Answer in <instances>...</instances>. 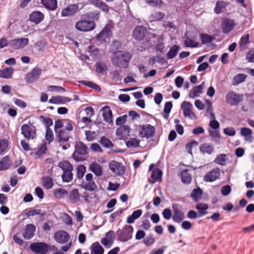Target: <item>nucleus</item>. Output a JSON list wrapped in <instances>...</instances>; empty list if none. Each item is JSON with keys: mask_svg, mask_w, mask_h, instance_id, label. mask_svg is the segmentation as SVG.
<instances>
[{"mask_svg": "<svg viewBox=\"0 0 254 254\" xmlns=\"http://www.w3.org/2000/svg\"><path fill=\"white\" fill-rule=\"evenodd\" d=\"M39 120L45 126L46 129L50 128L53 124V120L49 117H46L41 115L39 117Z\"/></svg>", "mask_w": 254, "mask_h": 254, "instance_id": "nucleus-45", "label": "nucleus"}, {"mask_svg": "<svg viewBox=\"0 0 254 254\" xmlns=\"http://www.w3.org/2000/svg\"><path fill=\"white\" fill-rule=\"evenodd\" d=\"M82 188L85 190L93 191L97 188V186L95 183L93 181L88 182L87 183H83L82 185Z\"/></svg>", "mask_w": 254, "mask_h": 254, "instance_id": "nucleus-48", "label": "nucleus"}, {"mask_svg": "<svg viewBox=\"0 0 254 254\" xmlns=\"http://www.w3.org/2000/svg\"><path fill=\"white\" fill-rule=\"evenodd\" d=\"M202 191L200 188L194 189L190 196L195 202H197L201 197Z\"/></svg>", "mask_w": 254, "mask_h": 254, "instance_id": "nucleus-41", "label": "nucleus"}, {"mask_svg": "<svg viewBox=\"0 0 254 254\" xmlns=\"http://www.w3.org/2000/svg\"><path fill=\"white\" fill-rule=\"evenodd\" d=\"M103 117L105 121L108 123L113 122V116L110 107L108 106H104L102 108Z\"/></svg>", "mask_w": 254, "mask_h": 254, "instance_id": "nucleus-21", "label": "nucleus"}, {"mask_svg": "<svg viewBox=\"0 0 254 254\" xmlns=\"http://www.w3.org/2000/svg\"><path fill=\"white\" fill-rule=\"evenodd\" d=\"M91 254H104V250L98 242L93 243L90 247Z\"/></svg>", "mask_w": 254, "mask_h": 254, "instance_id": "nucleus-29", "label": "nucleus"}, {"mask_svg": "<svg viewBox=\"0 0 254 254\" xmlns=\"http://www.w3.org/2000/svg\"><path fill=\"white\" fill-rule=\"evenodd\" d=\"M140 140L135 138H131L129 140L126 141V145L128 147L135 148L139 145Z\"/></svg>", "mask_w": 254, "mask_h": 254, "instance_id": "nucleus-51", "label": "nucleus"}, {"mask_svg": "<svg viewBox=\"0 0 254 254\" xmlns=\"http://www.w3.org/2000/svg\"><path fill=\"white\" fill-rule=\"evenodd\" d=\"M235 26V23L234 20L227 18H223V34H227L230 32Z\"/></svg>", "mask_w": 254, "mask_h": 254, "instance_id": "nucleus-16", "label": "nucleus"}, {"mask_svg": "<svg viewBox=\"0 0 254 254\" xmlns=\"http://www.w3.org/2000/svg\"><path fill=\"white\" fill-rule=\"evenodd\" d=\"M42 70L40 68L35 67L25 75V80L27 83H33L39 79Z\"/></svg>", "mask_w": 254, "mask_h": 254, "instance_id": "nucleus-7", "label": "nucleus"}, {"mask_svg": "<svg viewBox=\"0 0 254 254\" xmlns=\"http://www.w3.org/2000/svg\"><path fill=\"white\" fill-rule=\"evenodd\" d=\"M80 198V195L77 189H75L72 190L69 195V201L72 203L77 202Z\"/></svg>", "mask_w": 254, "mask_h": 254, "instance_id": "nucleus-37", "label": "nucleus"}, {"mask_svg": "<svg viewBox=\"0 0 254 254\" xmlns=\"http://www.w3.org/2000/svg\"><path fill=\"white\" fill-rule=\"evenodd\" d=\"M95 67L98 73H102L107 70L106 64L103 62H97L95 64Z\"/></svg>", "mask_w": 254, "mask_h": 254, "instance_id": "nucleus-43", "label": "nucleus"}, {"mask_svg": "<svg viewBox=\"0 0 254 254\" xmlns=\"http://www.w3.org/2000/svg\"><path fill=\"white\" fill-rule=\"evenodd\" d=\"M100 143L103 147L110 148L113 146V144L110 140L105 136H102L100 138Z\"/></svg>", "mask_w": 254, "mask_h": 254, "instance_id": "nucleus-49", "label": "nucleus"}, {"mask_svg": "<svg viewBox=\"0 0 254 254\" xmlns=\"http://www.w3.org/2000/svg\"><path fill=\"white\" fill-rule=\"evenodd\" d=\"M10 157L6 156L2 158L0 161V170L7 169L11 165Z\"/></svg>", "mask_w": 254, "mask_h": 254, "instance_id": "nucleus-35", "label": "nucleus"}, {"mask_svg": "<svg viewBox=\"0 0 254 254\" xmlns=\"http://www.w3.org/2000/svg\"><path fill=\"white\" fill-rule=\"evenodd\" d=\"M252 130L249 128L246 127H242L241 129V134L245 137H251Z\"/></svg>", "mask_w": 254, "mask_h": 254, "instance_id": "nucleus-57", "label": "nucleus"}, {"mask_svg": "<svg viewBox=\"0 0 254 254\" xmlns=\"http://www.w3.org/2000/svg\"><path fill=\"white\" fill-rule=\"evenodd\" d=\"M162 172L160 169L158 168L154 169L151 174V178L153 180L152 183L156 181H161L162 179Z\"/></svg>", "mask_w": 254, "mask_h": 254, "instance_id": "nucleus-38", "label": "nucleus"}, {"mask_svg": "<svg viewBox=\"0 0 254 254\" xmlns=\"http://www.w3.org/2000/svg\"><path fill=\"white\" fill-rule=\"evenodd\" d=\"M208 132L213 141L217 144L220 143L221 134L219 129H208Z\"/></svg>", "mask_w": 254, "mask_h": 254, "instance_id": "nucleus-33", "label": "nucleus"}, {"mask_svg": "<svg viewBox=\"0 0 254 254\" xmlns=\"http://www.w3.org/2000/svg\"><path fill=\"white\" fill-rule=\"evenodd\" d=\"M185 39V45L187 47L196 48L198 47L199 43L190 39L189 37L186 36Z\"/></svg>", "mask_w": 254, "mask_h": 254, "instance_id": "nucleus-46", "label": "nucleus"}, {"mask_svg": "<svg viewBox=\"0 0 254 254\" xmlns=\"http://www.w3.org/2000/svg\"><path fill=\"white\" fill-rule=\"evenodd\" d=\"M92 3L97 7L100 8L103 11L107 13L109 11V6L101 0H93Z\"/></svg>", "mask_w": 254, "mask_h": 254, "instance_id": "nucleus-36", "label": "nucleus"}, {"mask_svg": "<svg viewBox=\"0 0 254 254\" xmlns=\"http://www.w3.org/2000/svg\"><path fill=\"white\" fill-rule=\"evenodd\" d=\"M199 149L203 154L207 153L210 154L214 151L213 146L208 143L201 144L199 147Z\"/></svg>", "mask_w": 254, "mask_h": 254, "instance_id": "nucleus-40", "label": "nucleus"}, {"mask_svg": "<svg viewBox=\"0 0 254 254\" xmlns=\"http://www.w3.org/2000/svg\"><path fill=\"white\" fill-rule=\"evenodd\" d=\"M155 132L154 127L150 125H146L142 127L140 131V136L142 137L148 138L154 135Z\"/></svg>", "mask_w": 254, "mask_h": 254, "instance_id": "nucleus-12", "label": "nucleus"}, {"mask_svg": "<svg viewBox=\"0 0 254 254\" xmlns=\"http://www.w3.org/2000/svg\"><path fill=\"white\" fill-rule=\"evenodd\" d=\"M96 26V24L93 21L81 19L76 22L75 28L81 32H88L93 30Z\"/></svg>", "mask_w": 254, "mask_h": 254, "instance_id": "nucleus-3", "label": "nucleus"}, {"mask_svg": "<svg viewBox=\"0 0 254 254\" xmlns=\"http://www.w3.org/2000/svg\"><path fill=\"white\" fill-rule=\"evenodd\" d=\"M54 239L59 244H64L67 242L70 236L68 234L64 231H59L54 234Z\"/></svg>", "mask_w": 254, "mask_h": 254, "instance_id": "nucleus-13", "label": "nucleus"}, {"mask_svg": "<svg viewBox=\"0 0 254 254\" xmlns=\"http://www.w3.org/2000/svg\"><path fill=\"white\" fill-rule=\"evenodd\" d=\"M58 166L63 170V172L69 170H73V166L67 161L60 162L58 164Z\"/></svg>", "mask_w": 254, "mask_h": 254, "instance_id": "nucleus-42", "label": "nucleus"}, {"mask_svg": "<svg viewBox=\"0 0 254 254\" xmlns=\"http://www.w3.org/2000/svg\"><path fill=\"white\" fill-rule=\"evenodd\" d=\"M133 232V227L130 225H127L124 228L122 238L124 241H127L131 238V234Z\"/></svg>", "mask_w": 254, "mask_h": 254, "instance_id": "nucleus-30", "label": "nucleus"}, {"mask_svg": "<svg viewBox=\"0 0 254 254\" xmlns=\"http://www.w3.org/2000/svg\"><path fill=\"white\" fill-rule=\"evenodd\" d=\"M8 147V141L6 140H0V154L3 152Z\"/></svg>", "mask_w": 254, "mask_h": 254, "instance_id": "nucleus-63", "label": "nucleus"}, {"mask_svg": "<svg viewBox=\"0 0 254 254\" xmlns=\"http://www.w3.org/2000/svg\"><path fill=\"white\" fill-rule=\"evenodd\" d=\"M220 171L218 168H215L207 172L204 176V181L205 182H213L219 178Z\"/></svg>", "mask_w": 254, "mask_h": 254, "instance_id": "nucleus-15", "label": "nucleus"}, {"mask_svg": "<svg viewBox=\"0 0 254 254\" xmlns=\"http://www.w3.org/2000/svg\"><path fill=\"white\" fill-rule=\"evenodd\" d=\"M190 171L188 169L183 170L181 173L182 181L186 184H189L192 180Z\"/></svg>", "mask_w": 254, "mask_h": 254, "instance_id": "nucleus-26", "label": "nucleus"}, {"mask_svg": "<svg viewBox=\"0 0 254 254\" xmlns=\"http://www.w3.org/2000/svg\"><path fill=\"white\" fill-rule=\"evenodd\" d=\"M204 82H203L200 85L194 87L190 91L189 94V97L194 98L202 93L204 88Z\"/></svg>", "mask_w": 254, "mask_h": 254, "instance_id": "nucleus-22", "label": "nucleus"}, {"mask_svg": "<svg viewBox=\"0 0 254 254\" xmlns=\"http://www.w3.org/2000/svg\"><path fill=\"white\" fill-rule=\"evenodd\" d=\"M173 212V220L175 222L180 223L185 218L184 212L180 209L179 204L173 203L172 205Z\"/></svg>", "mask_w": 254, "mask_h": 254, "instance_id": "nucleus-9", "label": "nucleus"}, {"mask_svg": "<svg viewBox=\"0 0 254 254\" xmlns=\"http://www.w3.org/2000/svg\"><path fill=\"white\" fill-rule=\"evenodd\" d=\"M45 137L46 140L50 143L54 139L53 130L50 128L46 129Z\"/></svg>", "mask_w": 254, "mask_h": 254, "instance_id": "nucleus-56", "label": "nucleus"}, {"mask_svg": "<svg viewBox=\"0 0 254 254\" xmlns=\"http://www.w3.org/2000/svg\"><path fill=\"white\" fill-rule=\"evenodd\" d=\"M35 231L36 227L34 225L32 224H27L25 226L23 236L25 239H30L33 237Z\"/></svg>", "mask_w": 254, "mask_h": 254, "instance_id": "nucleus-19", "label": "nucleus"}, {"mask_svg": "<svg viewBox=\"0 0 254 254\" xmlns=\"http://www.w3.org/2000/svg\"><path fill=\"white\" fill-rule=\"evenodd\" d=\"M44 14L40 11H35L29 15V20L34 23L38 24L44 19Z\"/></svg>", "mask_w": 254, "mask_h": 254, "instance_id": "nucleus-20", "label": "nucleus"}, {"mask_svg": "<svg viewBox=\"0 0 254 254\" xmlns=\"http://www.w3.org/2000/svg\"><path fill=\"white\" fill-rule=\"evenodd\" d=\"M49 102L51 104H62V96H53L49 100Z\"/></svg>", "mask_w": 254, "mask_h": 254, "instance_id": "nucleus-60", "label": "nucleus"}, {"mask_svg": "<svg viewBox=\"0 0 254 254\" xmlns=\"http://www.w3.org/2000/svg\"><path fill=\"white\" fill-rule=\"evenodd\" d=\"M143 242L146 246H149L154 243L155 239L152 236H148L144 239Z\"/></svg>", "mask_w": 254, "mask_h": 254, "instance_id": "nucleus-64", "label": "nucleus"}, {"mask_svg": "<svg viewBox=\"0 0 254 254\" xmlns=\"http://www.w3.org/2000/svg\"><path fill=\"white\" fill-rule=\"evenodd\" d=\"M14 70V68L12 67L0 69V77L6 79L11 78L12 77Z\"/></svg>", "mask_w": 254, "mask_h": 254, "instance_id": "nucleus-23", "label": "nucleus"}, {"mask_svg": "<svg viewBox=\"0 0 254 254\" xmlns=\"http://www.w3.org/2000/svg\"><path fill=\"white\" fill-rule=\"evenodd\" d=\"M68 192L64 189H57L54 190V196L57 198H61L65 194H67Z\"/></svg>", "mask_w": 254, "mask_h": 254, "instance_id": "nucleus-50", "label": "nucleus"}, {"mask_svg": "<svg viewBox=\"0 0 254 254\" xmlns=\"http://www.w3.org/2000/svg\"><path fill=\"white\" fill-rule=\"evenodd\" d=\"M181 107L185 117H188L190 119H193L195 118L194 114L192 111L193 106L190 102L184 101L182 103Z\"/></svg>", "mask_w": 254, "mask_h": 254, "instance_id": "nucleus-8", "label": "nucleus"}, {"mask_svg": "<svg viewBox=\"0 0 254 254\" xmlns=\"http://www.w3.org/2000/svg\"><path fill=\"white\" fill-rule=\"evenodd\" d=\"M195 208L199 211V216L201 217L207 214L205 210L208 209V206L206 203H198L195 205Z\"/></svg>", "mask_w": 254, "mask_h": 254, "instance_id": "nucleus-39", "label": "nucleus"}, {"mask_svg": "<svg viewBox=\"0 0 254 254\" xmlns=\"http://www.w3.org/2000/svg\"><path fill=\"white\" fill-rule=\"evenodd\" d=\"M110 169L118 175H122L125 172V167L122 163L116 161H112L109 163Z\"/></svg>", "mask_w": 254, "mask_h": 254, "instance_id": "nucleus-11", "label": "nucleus"}, {"mask_svg": "<svg viewBox=\"0 0 254 254\" xmlns=\"http://www.w3.org/2000/svg\"><path fill=\"white\" fill-rule=\"evenodd\" d=\"M131 55L128 52L118 51L112 58V64L115 66L126 67L129 62Z\"/></svg>", "mask_w": 254, "mask_h": 254, "instance_id": "nucleus-1", "label": "nucleus"}, {"mask_svg": "<svg viewBox=\"0 0 254 254\" xmlns=\"http://www.w3.org/2000/svg\"><path fill=\"white\" fill-rule=\"evenodd\" d=\"M250 36L249 34L243 35L240 39V48L242 49L246 45L249 43Z\"/></svg>", "mask_w": 254, "mask_h": 254, "instance_id": "nucleus-55", "label": "nucleus"}, {"mask_svg": "<svg viewBox=\"0 0 254 254\" xmlns=\"http://www.w3.org/2000/svg\"><path fill=\"white\" fill-rule=\"evenodd\" d=\"M146 2L149 5L153 6H160L163 4V2L162 0H146Z\"/></svg>", "mask_w": 254, "mask_h": 254, "instance_id": "nucleus-62", "label": "nucleus"}, {"mask_svg": "<svg viewBox=\"0 0 254 254\" xmlns=\"http://www.w3.org/2000/svg\"><path fill=\"white\" fill-rule=\"evenodd\" d=\"M79 82L89 87L94 89L97 91H99L100 90V87L98 85L91 81L86 80H81L79 81Z\"/></svg>", "mask_w": 254, "mask_h": 254, "instance_id": "nucleus-54", "label": "nucleus"}, {"mask_svg": "<svg viewBox=\"0 0 254 254\" xmlns=\"http://www.w3.org/2000/svg\"><path fill=\"white\" fill-rule=\"evenodd\" d=\"M127 118V115L118 117L116 121V125L120 126H123L126 122Z\"/></svg>", "mask_w": 254, "mask_h": 254, "instance_id": "nucleus-61", "label": "nucleus"}, {"mask_svg": "<svg viewBox=\"0 0 254 254\" xmlns=\"http://www.w3.org/2000/svg\"><path fill=\"white\" fill-rule=\"evenodd\" d=\"M57 133L58 134V137L60 142H66L69 138V132L65 129H60Z\"/></svg>", "mask_w": 254, "mask_h": 254, "instance_id": "nucleus-25", "label": "nucleus"}, {"mask_svg": "<svg viewBox=\"0 0 254 254\" xmlns=\"http://www.w3.org/2000/svg\"><path fill=\"white\" fill-rule=\"evenodd\" d=\"M30 248L36 254H47L50 249V247L44 242H38L32 243Z\"/></svg>", "mask_w": 254, "mask_h": 254, "instance_id": "nucleus-4", "label": "nucleus"}, {"mask_svg": "<svg viewBox=\"0 0 254 254\" xmlns=\"http://www.w3.org/2000/svg\"><path fill=\"white\" fill-rule=\"evenodd\" d=\"M180 47L177 45H174L169 51L167 54L168 59H172L176 57L177 55Z\"/></svg>", "mask_w": 254, "mask_h": 254, "instance_id": "nucleus-44", "label": "nucleus"}, {"mask_svg": "<svg viewBox=\"0 0 254 254\" xmlns=\"http://www.w3.org/2000/svg\"><path fill=\"white\" fill-rule=\"evenodd\" d=\"M111 34L110 28L106 26L97 36V39L100 41H105Z\"/></svg>", "mask_w": 254, "mask_h": 254, "instance_id": "nucleus-24", "label": "nucleus"}, {"mask_svg": "<svg viewBox=\"0 0 254 254\" xmlns=\"http://www.w3.org/2000/svg\"><path fill=\"white\" fill-rule=\"evenodd\" d=\"M21 134L27 139L36 137V129L32 125L23 124L21 127Z\"/></svg>", "mask_w": 254, "mask_h": 254, "instance_id": "nucleus-6", "label": "nucleus"}, {"mask_svg": "<svg viewBox=\"0 0 254 254\" xmlns=\"http://www.w3.org/2000/svg\"><path fill=\"white\" fill-rule=\"evenodd\" d=\"M142 210L141 209H138L133 212L131 215L127 217V223L128 224H132L134 222V220L138 218L142 214Z\"/></svg>", "mask_w": 254, "mask_h": 254, "instance_id": "nucleus-34", "label": "nucleus"}, {"mask_svg": "<svg viewBox=\"0 0 254 254\" xmlns=\"http://www.w3.org/2000/svg\"><path fill=\"white\" fill-rule=\"evenodd\" d=\"M244 99L243 94L237 93L234 91L229 92L226 96V102L231 106H237Z\"/></svg>", "mask_w": 254, "mask_h": 254, "instance_id": "nucleus-5", "label": "nucleus"}, {"mask_svg": "<svg viewBox=\"0 0 254 254\" xmlns=\"http://www.w3.org/2000/svg\"><path fill=\"white\" fill-rule=\"evenodd\" d=\"M27 38L15 39L10 40L9 46L13 49H22L28 44Z\"/></svg>", "mask_w": 254, "mask_h": 254, "instance_id": "nucleus-10", "label": "nucleus"}, {"mask_svg": "<svg viewBox=\"0 0 254 254\" xmlns=\"http://www.w3.org/2000/svg\"><path fill=\"white\" fill-rule=\"evenodd\" d=\"M147 30L143 26H136L133 31V37L137 40H142L145 37Z\"/></svg>", "mask_w": 254, "mask_h": 254, "instance_id": "nucleus-14", "label": "nucleus"}, {"mask_svg": "<svg viewBox=\"0 0 254 254\" xmlns=\"http://www.w3.org/2000/svg\"><path fill=\"white\" fill-rule=\"evenodd\" d=\"M86 171V167L83 165H78L76 168V177L78 179H81Z\"/></svg>", "mask_w": 254, "mask_h": 254, "instance_id": "nucleus-53", "label": "nucleus"}, {"mask_svg": "<svg viewBox=\"0 0 254 254\" xmlns=\"http://www.w3.org/2000/svg\"><path fill=\"white\" fill-rule=\"evenodd\" d=\"M72 170H69L65 172H64L62 175V178L64 182H69L73 179V174L72 173Z\"/></svg>", "mask_w": 254, "mask_h": 254, "instance_id": "nucleus-47", "label": "nucleus"}, {"mask_svg": "<svg viewBox=\"0 0 254 254\" xmlns=\"http://www.w3.org/2000/svg\"><path fill=\"white\" fill-rule=\"evenodd\" d=\"M223 133L227 136H234L236 131L233 127H228L223 129Z\"/></svg>", "mask_w": 254, "mask_h": 254, "instance_id": "nucleus-58", "label": "nucleus"}, {"mask_svg": "<svg viewBox=\"0 0 254 254\" xmlns=\"http://www.w3.org/2000/svg\"><path fill=\"white\" fill-rule=\"evenodd\" d=\"M41 181L44 188L47 190L52 189L54 185L52 178L49 176L43 177Z\"/></svg>", "mask_w": 254, "mask_h": 254, "instance_id": "nucleus-32", "label": "nucleus"}, {"mask_svg": "<svg viewBox=\"0 0 254 254\" xmlns=\"http://www.w3.org/2000/svg\"><path fill=\"white\" fill-rule=\"evenodd\" d=\"M247 77V75L244 73H238L233 78L232 84L234 86H237L239 84L244 82Z\"/></svg>", "mask_w": 254, "mask_h": 254, "instance_id": "nucleus-28", "label": "nucleus"}, {"mask_svg": "<svg viewBox=\"0 0 254 254\" xmlns=\"http://www.w3.org/2000/svg\"><path fill=\"white\" fill-rule=\"evenodd\" d=\"M78 11V6L76 4H70L62 11V16L66 17L72 15Z\"/></svg>", "mask_w": 254, "mask_h": 254, "instance_id": "nucleus-17", "label": "nucleus"}, {"mask_svg": "<svg viewBox=\"0 0 254 254\" xmlns=\"http://www.w3.org/2000/svg\"><path fill=\"white\" fill-rule=\"evenodd\" d=\"M130 130L128 125H123L117 128L116 133L121 138H126L129 135Z\"/></svg>", "mask_w": 254, "mask_h": 254, "instance_id": "nucleus-18", "label": "nucleus"}, {"mask_svg": "<svg viewBox=\"0 0 254 254\" xmlns=\"http://www.w3.org/2000/svg\"><path fill=\"white\" fill-rule=\"evenodd\" d=\"M41 3L48 9L54 10L57 7V0H41Z\"/></svg>", "mask_w": 254, "mask_h": 254, "instance_id": "nucleus-27", "label": "nucleus"}, {"mask_svg": "<svg viewBox=\"0 0 254 254\" xmlns=\"http://www.w3.org/2000/svg\"><path fill=\"white\" fill-rule=\"evenodd\" d=\"M200 39L202 43L205 44L212 42L214 39V37L213 36L203 33L200 35Z\"/></svg>", "mask_w": 254, "mask_h": 254, "instance_id": "nucleus-52", "label": "nucleus"}, {"mask_svg": "<svg viewBox=\"0 0 254 254\" xmlns=\"http://www.w3.org/2000/svg\"><path fill=\"white\" fill-rule=\"evenodd\" d=\"M87 147L82 142L79 141L75 145V151L72 157L76 161H81L84 160L83 156L88 153Z\"/></svg>", "mask_w": 254, "mask_h": 254, "instance_id": "nucleus-2", "label": "nucleus"}, {"mask_svg": "<svg viewBox=\"0 0 254 254\" xmlns=\"http://www.w3.org/2000/svg\"><path fill=\"white\" fill-rule=\"evenodd\" d=\"M41 215V216H44L45 215V212H42L41 210L40 209H33L29 210L27 212V215L29 216H34L36 215Z\"/></svg>", "mask_w": 254, "mask_h": 254, "instance_id": "nucleus-59", "label": "nucleus"}, {"mask_svg": "<svg viewBox=\"0 0 254 254\" xmlns=\"http://www.w3.org/2000/svg\"><path fill=\"white\" fill-rule=\"evenodd\" d=\"M89 169L91 171L95 174L97 177H100L102 175V169L101 166L96 162L91 163Z\"/></svg>", "mask_w": 254, "mask_h": 254, "instance_id": "nucleus-31", "label": "nucleus"}]
</instances>
